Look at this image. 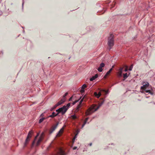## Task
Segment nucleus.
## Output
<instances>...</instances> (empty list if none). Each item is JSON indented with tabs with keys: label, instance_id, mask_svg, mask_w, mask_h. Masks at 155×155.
Here are the masks:
<instances>
[{
	"label": "nucleus",
	"instance_id": "18",
	"mask_svg": "<svg viewBox=\"0 0 155 155\" xmlns=\"http://www.w3.org/2000/svg\"><path fill=\"white\" fill-rule=\"evenodd\" d=\"M130 73H129L128 74L127 73H126L123 74V78L124 79H125L127 78L129 75L130 74Z\"/></svg>",
	"mask_w": 155,
	"mask_h": 155
},
{
	"label": "nucleus",
	"instance_id": "28",
	"mask_svg": "<svg viewBox=\"0 0 155 155\" xmlns=\"http://www.w3.org/2000/svg\"><path fill=\"white\" fill-rule=\"evenodd\" d=\"M58 106L57 105V104H56L55 105H54V107L52 108L51 109V110H53L55 108H56Z\"/></svg>",
	"mask_w": 155,
	"mask_h": 155
},
{
	"label": "nucleus",
	"instance_id": "37",
	"mask_svg": "<svg viewBox=\"0 0 155 155\" xmlns=\"http://www.w3.org/2000/svg\"><path fill=\"white\" fill-rule=\"evenodd\" d=\"M44 116V114H42L41 115H40V117H43Z\"/></svg>",
	"mask_w": 155,
	"mask_h": 155
},
{
	"label": "nucleus",
	"instance_id": "14",
	"mask_svg": "<svg viewBox=\"0 0 155 155\" xmlns=\"http://www.w3.org/2000/svg\"><path fill=\"white\" fill-rule=\"evenodd\" d=\"M65 101L64 98H62L59 101L57 104V105L59 106V105L61 104Z\"/></svg>",
	"mask_w": 155,
	"mask_h": 155
},
{
	"label": "nucleus",
	"instance_id": "15",
	"mask_svg": "<svg viewBox=\"0 0 155 155\" xmlns=\"http://www.w3.org/2000/svg\"><path fill=\"white\" fill-rule=\"evenodd\" d=\"M112 70H113L112 68H111V69H110V70L107 72V73H106V74L104 76V78H107V76L108 75H109V74H110V72L112 71Z\"/></svg>",
	"mask_w": 155,
	"mask_h": 155
},
{
	"label": "nucleus",
	"instance_id": "12",
	"mask_svg": "<svg viewBox=\"0 0 155 155\" xmlns=\"http://www.w3.org/2000/svg\"><path fill=\"white\" fill-rule=\"evenodd\" d=\"M123 69V68L120 67L118 70L117 72V75L118 77H121L122 76V71Z\"/></svg>",
	"mask_w": 155,
	"mask_h": 155
},
{
	"label": "nucleus",
	"instance_id": "30",
	"mask_svg": "<svg viewBox=\"0 0 155 155\" xmlns=\"http://www.w3.org/2000/svg\"><path fill=\"white\" fill-rule=\"evenodd\" d=\"M68 92H66V93L63 96V98H64L65 99V97L68 94Z\"/></svg>",
	"mask_w": 155,
	"mask_h": 155
},
{
	"label": "nucleus",
	"instance_id": "36",
	"mask_svg": "<svg viewBox=\"0 0 155 155\" xmlns=\"http://www.w3.org/2000/svg\"><path fill=\"white\" fill-rule=\"evenodd\" d=\"M77 147H74L73 148V149L74 150L76 149H77Z\"/></svg>",
	"mask_w": 155,
	"mask_h": 155
},
{
	"label": "nucleus",
	"instance_id": "29",
	"mask_svg": "<svg viewBox=\"0 0 155 155\" xmlns=\"http://www.w3.org/2000/svg\"><path fill=\"white\" fill-rule=\"evenodd\" d=\"M101 91H103L104 92H105L106 93H108V91H106L105 90H104V89H102L101 90Z\"/></svg>",
	"mask_w": 155,
	"mask_h": 155
},
{
	"label": "nucleus",
	"instance_id": "11",
	"mask_svg": "<svg viewBox=\"0 0 155 155\" xmlns=\"http://www.w3.org/2000/svg\"><path fill=\"white\" fill-rule=\"evenodd\" d=\"M58 123H57L55 125L53 126L51 129L49 131V133L50 134H51L56 128L57 127L58 125Z\"/></svg>",
	"mask_w": 155,
	"mask_h": 155
},
{
	"label": "nucleus",
	"instance_id": "6",
	"mask_svg": "<svg viewBox=\"0 0 155 155\" xmlns=\"http://www.w3.org/2000/svg\"><path fill=\"white\" fill-rule=\"evenodd\" d=\"M84 98H82L80 101L79 104L77 106L75 109L74 112L76 113L77 112L80 110V108L81 107V104Z\"/></svg>",
	"mask_w": 155,
	"mask_h": 155
},
{
	"label": "nucleus",
	"instance_id": "34",
	"mask_svg": "<svg viewBox=\"0 0 155 155\" xmlns=\"http://www.w3.org/2000/svg\"><path fill=\"white\" fill-rule=\"evenodd\" d=\"M128 71V67L127 66H126V68L124 70L125 71Z\"/></svg>",
	"mask_w": 155,
	"mask_h": 155
},
{
	"label": "nucleus",
	"instance_id": "8",
	"mask_svg": "<svg viewBox=\"0 0 155 155\" xmlns=\"http://www.w3.org/2000/svg\"><path fill=\"white\" fill-rule=\"evenodd\" d=\"M84 98H82L80 101L79 104L77 106L75 109L74 112L76 113L77 112L80 110V108L81 107V104Z\"/></svg>",
	"mask_w": 155,
	"mask_h": 155
},
{
	"label": "nucleus",
	"instance_id": "9",
	"mask_svg": "<svg viewBox=\"0 0 155 155\" xmlns=\"http://www.w3.org/2000/svg\"><path fill=\"white\" fill-rule=\"evenodd\" d=\"M143 86L141 87V89L143 90H145L147 87L149 85V84L147 82H143Z\"/></svg>",
	"mask_w": 155,
	"mask_h": 155
},
{
	"label": "nucleus",
	"instance_id": "21",
	"mask_svg": "<svg viewBox=\"0 0 155 155\" xmlns=\"http://www.w3.org/2000/svg\"><path fill=\"white\" fill-rule=\"evenodd\" d=\"M88 119V118H87L85 119L84 121V123L82 125V127H84V126L86 124Z\"/></svg>",
	"mask_w": 155,
	"mask_h": 155
},
{
	"label": "nucleus",
	"instance_id": "13",
	"mask_svg": "<svg viewBox=\"0 0 155 155\" xmlns=\"http://www.w3.org/2000/svg\"><path fill=\"white\" fill-rule=\"evenodd\" d=\"M105 64L103 63H102L100 65L99 67L98 68L97 70L99 72H102L103 71L102 68L104 67Z\"/></svg>",
	"mask_w": 155,
	"mask_h": 155
},
{
	"label": "nucleus",
	"instance_id": "31",
	"mask_svg": "<svg viewBox=\"0 0 155 155\" xmlns=\"http://www.w3.org/2000/svg\"><path fill=\"white\" fill-rule=\"evenodd\" d=\"M79 100L74 101L72 103V105H74V104H75Z\"/></svg>",
	"mask_w": 155,
	"mask_h": 155
},
{
	"label": "nucleus",
	"instance_id": "24",
	"mask_svg": "<svg viewBox=\"0 0 155 155\" xmlns=\"http://www.w3.org/2000/svg\"><path fill=\"white\" fill-rule=\"evenodd\" d=\"M71 117L73 119H75L77 118V117L75 115H73L71 116Z\"/></svg>",
	"mask_w": 155,
	"mask_h": 155
},
{
	"label": "nucleus",
	"instance_id": "38",
	"mask_svg": "<svg viewBox=\"0 0 155 155\" xmlns=\"http://www.w3.org/2000/svg\"><path fill=\"white\" fill-rule=\"evenodd\" d=\"M24 4V1H23V2H22V7L23 6Z\"/></svg>",
	"mask_w": 155,
	"mask_h": 155
},
{
	"label": "nucleus",
	"instance_id": "33",
	"mask_svg": "<svg viewBox=\"0 0 155 155\" xmlns=\"http://www.w3.org/2000/svg\"><path fill=\"white\" fill-rule=\"evenodd\" d=\"M84 89H81V90H80V92L81 93H84Z\"/></svg>",
	"mask_w": 155,
	"mask_h": 155
},
{
	"label": "nucleus",
	"instance_id": "26",
	"mask_svg": "<svg viewBox=\"0 0 155 155\" xmlns=\"http://www.w3.org/2000/svg\"><path fill=\"white\" fill-rule=\"evenodd\" d=\"M87 87V86L85 84H83L81 87L82 89H84Z\"/></svg>",
	"mask_w": 155,
	"mask_h": 155
},
{
	"label": "nucleus",
	"instance_id": "10",
	"mask_svg": "<svg viewBox=\"0 0 155 155\" xmlns=\"http://www.w3.org/2000/svg\"><path fill=\"white\" fill-rule=\"evenodd\" d=\"M44 134L43 133H42L41 136H40L38 141H37L36 143V145L37 146H38L40 142L43 140V138Z\"/></svg>",
	"mask_w": 155,
	"mask_h": 155
},
{
	"label": "nucleus",
	"instance_id": "23",
	"mask_svg": "<svg viewBox=\"0 0 155 155\" xmlns=\"http://www.w3.org/2000/svg\"><path fill=\"white\" fill-rule=\"evenodd\" d=\"M38 136V134L35 137L34 140L32 143V144L33 145L36 142V140L37 139V138Z\"/></svg>",
	"mask_w": 155,
	"mask_h": 155
},
{
	"label": "nucleus",
	"instance_id": "20",
	"mask_svg": "<svg viewBox=\"0 0 155 155\" xmlns=\"http://www.w3.org/2000/svg\"><path fill=\"white\" fill-rule=\"evenodd\" d=\"M94 95L97 97H99L101 95V93L100 92H99L98 94H97V92H95L94 93Z\"/></svg>",
	"mask_w": 155,
	"mask_h": 155
},
{
	"label": "nucleus",
	"instance_id": "5",
	"mask_svg": "<svg viewBox=\"0 0 155 155\" xmlns=\"http://www.w3.org/2000/svg\"><path fill=\"white\" fill-rule=\"evenodd\" d=\"M66 153L62 148H60L58 149L56 153L54 155H66Z\"/></svg>",
	"mask_w": 155,
	"mask_h": 155
},
{
	"label": "nucleus",
	"instance_id": "22",
	"mask_svg": "<svg viewBox=\"0 0 155 155\" xmlns=\"http://www.w3.org/2000/svg\"><path fill=\"white\" fill-rule=\"evenodd\" d=\"M46 118L45 117H42V118H41L39 120V123H41Z\"/></svg>",
	"mask_w": 155,
	"mask_h": 155
},
{
	"label": "nucleus",
	"instance_id": "42",
	"mask_svg": "<svg viewBox=\"0 0 155 155\" xmlns=\"http://www.w3.org/2000/svg\"><path fill=\"white\" fill-rule=\"evenodd\" d=\"M22 28H23V27H22Z\"/></svg>",
	"mask_w": 155,
	"mask_h": 155
},
{
	"label": "nucleus",
	"instance_id": "41",
	"mask_svg": "<svg viewBox=\"0 0 155 155\" xmlns=\"http://www.w3.org/2000/svg\"><path fill=\"white\" fill-rule=\"evenodd\" d=\"M23 33H24V32H25V31H24V30L23 31Z\"/></svg>",
	"mask_w": 155,
	"mask_h": 155
},
{
	"label": "nucleus",
	"instance_id": "1",
	"mask_svg": "<svg viewBox=\"0 0 155 155\" xmlns=\"http://www.w3.org/2000/svg\"><path fill=\"white\" fill-rule=\"evenodd\" d=\"M104 102V101H103L99 104L98 106H97L96 104L92 105L86 111V116L90 115L94 112L97 110L103 104Z\"/></svg>",
	"mask_w": 155,
	"mask_h": 155
},
{
	"label": "nucleus",
	"instance_id": "25",
	"mask_svg": "<svg viewBox=\"0 0 155 155\" xmlns=\"http://www.w3.org/2000/svg\"><path fill=\"white\" fill-rule=\"evenodd\" d=\"M145 92H146V93H149L150 94H153L152 93L150 90H145Z\"/></svg>",
	"mask_w": 155,
	"mask_h": 155
},
{
	"label": "nucleus",
	"instance_id": "2",
	"mask_svg": "<svg viewBox=\"0 0 155 155\" xmlns=\"http://www.w3.org/2000/svg\"><path fill=\"white\" fill-rule=\"evenodd\" d=\"M114 44V35L111 34L109 37L108 41V45L110 47V48H112Z\"/></svg>",
	"mask_w": 155,
	"mask_h": 155
},
{
	"label": "nucleus",
	"instance_id": "32",
	"mask_svg": "<svg viewBox=\"0 0 155 155\" xmlns=\"http://www.w3.org/2000/svg\"><path fill=\"white\" fill-rule=\"evenodd\" d=\"M71 103H69L67 105V106H66V107L67 108H68V107H70V105H71Z\"/></svg>",
	"mask_w": 155,
	"mask_h": 155
},
{
	"label": "nucleus",
	"instance_id": "3",
	"mask_svg": "<svg viewBox=\"0 0 155 155\" xmlns=\"http://www.w3.org/2000/svg\"><path fill=\"white\" fill-rule=\"evenodd\" d=\"M68 109V108H67L66 106H64L62 107L57 110L56 111L58 112V114L60 113H61L63 115L65 114Z\"/></svg>",
	"mask_w": 155,
	"mask_h": 155
},
{
	"label": "nucleus",
	"instance_id": "35",
	"mask_svg": "<svg viewBox=\"0 0 155 155\" xmlns=\"http://www.w3.org/2000/svg\"><path fill=\"white\" fill-rule=\"evenodd\" d=\"M72 97H73V96H72V97H71L70 98V99H69V101H71L72 100Z\"/></svg>",
	"mask_w": 155,
	"mask_h": 155
},
{
	"label": "nucleus",
	"instance_id": "19",
	"mask_svg": "<svg viewBox=\"0 0 155 155\" xmlns=\"http://www.w3.org/2000/svg\"><path fill=\"white\" fill-rule=\"evenodd\" d=\"M58 114V112L57 114H55V112H53L52 113V114L51 115H50L49 117L53 118V117H54L55 116H57Z\"/></svg>",
	"mask_w": 155,
	"mask_h": 155
},
{
	"label": "nucleus",
	"instance_id": "39",
	"mask_svg": "<svg viewBox=\"0 0 155 155\" xmlns=\"http://www.w3.org/2000/svg\"><path fill=\"white\" fill-rule=\"evenodd\" d=\"M92 143H90V144H89V145H90V146H91V145H92Z\"/></svg>",
	"mask_w": 155,
	"mask_h": 155
},
{
	"label": "nucleus",
	"instance_id": "4",
	"mask_svg": "<svg viewBox=\"0 0 155 155\" xmlns=\"http://www.w3.org/2000/svg\"><path fill=\"white\" fill-rule=\"evenodd\" d=\"M33 133V131H31L29 132L28 133V136L27 137L26 139L25 144L24 146H25L28 143V142L29 141L30 138H31L32 134Z\"/></svg>",
	"mask_w": 155,
	"mask_h": 155
},
{
	"label": "nucleus",
	"instance_id": "7",
	"mask_svg": "<svg viewBox=\"0 0 155 155\" xmlns=\"http://www.w3.org/2000/svg\"><path fill=\"white\" fill-rule=\"evenodd\" d=\"M84 98H82L80 101L79 104L77 106L75 109L74 112L76 113L77 112L80 110V108L81 107V104Z\"/></svg>",
	"mask_w": 155,
	"mask_h": 155
},
{
	"label": "nucleus",
	"instance_id": "40",
	"mask_svg": "<svg viewBox=\"0 0 155 155\" xmlns=\"http://www.w3.org/2000/svg\"><path fill=\"white\" fill-rule=\"evenodd\" d=\"M114 65L113 66H112V68H114Z\"/></svg>",
	"mask_w": 155,
	"mask_h": 155
},
{
	"label": "nucleus",
	"instance_id": "16",
	"mask_svg": "<svg viewBox=\"0 0 155 155\" xmlns=\"http://www.w3.org/2000/svg\"><path fill=\"white\" fill-rule=\"evenodd\" d=\"M64 130V128L62 127L59 131L57 135V136L58 137H60L61 134L62 133Z\"/></svg>",
	"mask_w": 155,
	"mask_h": 155
},
{
	"label": "nucleus",
	"instance_id": "27",
	"mask_svg": "<svg viewBox=\"0 0 155 155\" xmlns=\"http://www.w3.org/2000/svg\"><path fill=\"white\" fill-rule=\"evenodd\" d=\"M133 64H131V66H130L129 68V70L130 71H131L133 68Z\"/></svg>",
	"mask_w": 155,
	"mask_h": 155
},
{
	"label": "nucleus",
	"instance_id": "17",
	"mask_svg": "<svg viewBox=\"0 0 155 155\" xmlns=\"http://www.w3.org/2000/svg\"><path fill=\"white\" fill-rule=\"evenodd\" d=\"M98 77L97 74H96L95 76H93L90 79V81H92L94 80L96 78H97Z\"/></svg>",
	"mask_w": 155,
	"mask_h": 155
}]
</instances>
